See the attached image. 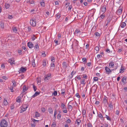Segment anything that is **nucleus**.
I'll return each mask as SVG.
<instances>
[{"instance_id":"obj_64","label":"nucleus","mask_w":127,"mask_h":127,"mask_svg":"<svg viewBox=\"0 0 127 127\" xmlns=\"http://www.w3.org/2000/svg\"><path fill=\"white\" fill-rule=\"evenodd\" d=\"M91 64V63H87V65L88 66H90Z\"/></svg>"},{"instance_id":"obj_12","label":"nucleus","mask_w":127,"mask_h":127,"mask_svg":"<svg viewBox=\"0 0 127 127\" xmlns=\"http://www.w3.org/2000/svg\"><path fill=\"white\" fill-rule=\"evenodd\" d=\"M9 62L10 63V64H14V59L13 58H11L8 60Z\"/></svg>"},{"instance_id":"obj_53","label":"nucleus","mask_w":127,"mask_h":127,"mask_svg":"<svg viewBox=\"0 0 127 127\" xmlns=\"http://www.w3.org/2000/svg\"><path fill=\"white\" fill-rule=\"evenodd\" d=\"M82 75L83 78H86L87 77L86 75L85 74H83Z\"/></svg>"},{"instance_id":"obj_37","label":"nucleus","mask_w":127,"mask_h":127,"mask_svg":"<svg viewBox=\"0 0 127 127\" xmlns=\"http://www.w3.org/2000/svg\"><path fill=\"white\" fill-rule=\"evenodd\" d=\"M35 116L36 117H39L40 116V114L37 112H35Z\"/></svg>"},{"instance_id":"obj_31","label":"nucleus","mask_w":127,"mask_h":127,"mask_svg":"<svg viewBox=\"0 0 127 127\" xmlns=\"http://www.w3.org/2000/svg\"><path fill=\"white\" fill-rule=\"evenodd\" d=\"M65 105L63 103H62L61 107L63 109H66V108L65 107Z\"/></svg>"},{"instance_id":"obj_34","label":"nucleus","mask_w":127,"mask_h":127,"mask_svg":"<svg viewBox=\"0 0 127 127\" xmlns=\"http://www.w3.org/2000/svg\"><path fill=\"white\" fill-rule=\"evenodd\" d=\"M61 115L60 113L58 114L57 116V118L59 119L61 118Z\"/></svg>"},{"instance_id":"obj_49","label":"nucleus","mask_w":127,"mask_h":127,"mask_svg":"<svg viewBox=\"0 0 127 127\" xmlns=\"http://www.w3.org/2000/svg\"><path fill=\"white\" fill-rule=\"evenodd\" d=\"M14 88V87L11 86V87L10 88V89L11 90V92H14L13 90V89Z\"/></svg>"},{"instance_id":"obj_27","label":"nucleus","mask_w":127,"mask_h":127,"mask_svg":"<svg viewBox=\"0 0 127 127\" xmlns=\"http://www.w3.org/2000/svg\"><path fill=\"white\" fill-rule=\"evenodd\" d=\"M5 7L6 9L8 8L10 6V5L8 3H5Z\"/></svg>"},{"instance_id":"obj_32","label":"nucleus","mask_w":127,"mask_h":127,"mask_svg":"<svg viewBox=\"0 0 127 127\" xmlns=\"http://www.w3.org/2000/svg\"><path fill=\"white\" fill-rule=\"evenodd\" d=\"M82 61L83 63L84 62V63L85 64V63L87 62L86 59L85 58H82Z\"/></svg>"},{"instance_id":"obj_57","label":"nucleus","mask_w":127,"mask_h":127,"mask_svg":"<svg viewBox=\"0 0 127 127\" xmlns=\"http://www.w3.org/2000/svg\"><path fill=\"white\" fill-rule=\"evenodd\" d=\"M51 61L53 62H55V58L54 57L51 58Z\"/></svg>"},{"instance_id":"obj_60","label":"nucleus","mask_w":127,"mask_h":127,"mask_svg":"<svg viewBox=\"0 0 127 127\" xmlns=\"http://www.w3.org/2000/svg\"><path fill=\"white\" fill-rule=\"evenodd\" d=\"M101 57H102V56L98 54L97 55V57L98 59H99Z\"/></svg>"},{"instance_id":"obj_33","label":"nucleus","mask_w":127,"mask_h":127,"mask_svg":"<svg viewBox=\"0 0 127 127\" xmlns=\"http://www.w3.org/2000/svg\"><path fill=\"white\" fill-rule=\"evenodd\" d=\"M80 32H81L80 31V30L77 29L75 30L74 33H80Z\"/></svg>"},{"instance_id":"obj_55","label":"nucleus","mask_w":127,"mask_h":127,"mask_svg":"<svg viewBox=\"0 0 127 127\" xmlns=\"http://www.w3.org/2000/svg\"><path fill=\"white\" fill-rule=\"evenodd\" d=\"M75 96L77 97L78 98H79L80 97L79 95V94L78 93H76L75 95Z\"/></svg>"},{"instance_id":"obj_16","label":"nucleus","mask_w":127,"mask_h":127,"mask_svg":"<svg viewBox=\"0 0 127 127\" xmlns=\"http://www.w3.org/2000/svg\"><path fill=\"white\" fill-rule=\"evenodd\" d=\"M3 103L4 105L5 106L7 105L8 104V103L7 101V100L5 99H4Z\"/></svg>"},{"instance_id":"obj_14","label":"nucleus","mask_w":127,"mask_h":127,"mask_svg":"<svg viewBox=\"0 0 127 127\" xmlns=\"http://www.w3.org/2000/svg\"><path fill=\"white\" fill-rule=\"evenodd\" d=\"M28 89V88L26 87V85L24 86L23 87V93L27 91Z\"/></svg>"},{"instance_id":"obj_30","label":"nucleus","mask_w":127,"mask_h":127,"mask_svg":"<svg viewBox=\"0 0 127 127\" xmlns=\"http://www.w3.org/2000/svg\"><path fill=\"white\" fill-rule=\"evenodd\" d=\"M0 26L3 29L4 28V25L3 23H1L0 24Z\"/></svg>"},{"instance_id":"obj_36","label":"nucleus","mask_w":127,"mask_h":127,"mask_svg":"<svg viewBox=\"0 0 127 127\" xmlns=\"http://www.w3.org/2000/svg\"><path fill=\"white\" fill-rule=\"evenodd\" d=\"M19 97H17V98L16 101L18 102H20L21 97L20 98H19Z\"/></svg>"},{"instance_id":"obj_15","label":"nucleus","mask_w":127,"mask_h":127,"mask_svg":"<svg viewBox=\"0 0 127 127\" xmlns=\"http://www.w3.org/2000/svg\"><path fill=\"white\" fill-rule=\"evenodd\" d=\"M81 123V120L79 119H77L76 121V123L78 125H80Z\"/></svg>"},{"instance_id":"obj_1","label":"nucleus","mask_w":127,"mask_h":127,"mask_svg":"<svg viewBox=\"0 0 127 127\" xmlns=\"http://www.w3.org/2000/svg\"><path fill=\"white\" fill-rule=\"evenodd\" d=\"M7 125V122L5 120H1L0 123V126L1 127H6Z\"/></svg>"},{"instance_id":"obj_54","label":"nucleus","mask_w":127,"mask_h":127,"mask_svg":"<svg viewBox=\"0 0 127 127\" xmlns=\"http://www.w3.org/2000/svg\"><path fill=\"white\" fill-rule=\"evenodd\" d=\"M35 48H36V49H37L39 48V46L38 44H37L35 46Z\"/></svg>"},{"instance_id":"obj_35","label":"nucleus","mask_w":127,"mask_h":127,"mask_svg":"<svg viewBox=\"0 0 127 127\" xmlns=\"http://www.w3.org/2000/svg\"><path fill=\"white\" fill-rule=\"evenodd\" d=\"M40 5L41 6L44 7L45 6V3L44 2H42L40 3Z\"/></svg>"},{"instance_id":"obj_50","label":"nucleus","mask_w":127,"mask_h":127,"mask_svg":"<svg viewBox=\"0 0 127 127\" xmlns=\"http://www.w3.org/2000/svg\"><path fill=\"white\" fill-rule=\"evenodd\" d=\"M41 110L43 112H44L45 111V108H42L41 109Z\"/></svg>"},{"instance_id":"obj_48","label":"nucleus","mask_w":127,"mask_h":127,"mask_svg":"<svg viewBox=\"0 0 127 127\" xmlns=\"http://www.w3.org/2000/svg\"><path fill=\"white\" fill-rule=\"evenodd\" d=\"M42 65L44 66L46 65V62L45 61H43Z\"/></svg>"},{"instance_id":"obj_43","label":"nucleus","mask_w":127,"mask_h":127,"mask_svg":"<svg viewBox=\"0 0 127 127\" xmlns=\"http://www.w3.org/2000/svg\"><path fill=\"white\" fill-rule=\"evenodd\" d=\"M88 127H92V126L91 123H88L87 124Z\"/></svg>"},{"instance_id":"obj_23","label":"nucleus","mask_w":127,"mask_h":127,"mask_svg":"<svg viewBox=\"0 0 127 127\" xmlns=\"http://www.w3.org/2000/svg\"><path fill=\"white\" fill-rule=\"evenodd\" d=\"M35 60L33 59L32 62V64L33 67L35 66V64L34 62Z\"/></svg>"},{"instance_id":"obj_52","label":"nucleus","mask_w":127,"mask_h":127,"mask_svg":"<svg viewBox=\"0 0 127 127\" xmlns=\"http://www.w3.org/2000/svg\"><path fill=\"white\" fill-rule=\"evenodd\" d=\"M95 49L96 51H98L99 50V47L97 46H96L95 47Z\"/></svg>"},{"instance_id":"obj_44","label":"nucleus","mask_w":127,"mask_h":127,"mask_svg":"<svg viewBox=\"0 0 127 127\" xmlns=\"http://www.w3.org/2000/svg\"><path fill=\"white\" fill-rule=\"evenodd\" d=\"M94 81H96L98 80V77H94Z\"/></svg>"},{"instance_id":"obj_2","label":"nucleus","mask_w":127,"mask_h":127,"mask_svg":"<svg viewBox=\"0 0 127 127\" xmlns=\"http://www.w3.org/2000/svg\"><path fill=\"white\" fill-rule=\"evenodd\" d=\"M122 7L120 6L118 9L116 13L117 15H120L122 13Z\"/></svg>"},{"instance_id":"obj_5","label":"nucleus","mask_w":127,"mask_h":127,"mask_svg":"<svg viewBox=\"0 0 127 127\" xmlns=\"http://www.w3.org/2000/svg\"><path fill=\"white\" fill-rule=\"evenodd\" d=\"M106 6L105 5H103L102 6L101 8V12H105L106 10Z\"/></svg>"},{"instance_id":"obj_21","label":"nucleus","mask_w":127,"mask_h":127,"mask_svg":"<svg viewBox=\"0 0 127 127\" xmlns=\"http://www.w3.org/2000/svg\"><path fill=\"white\" fill-rule=\"evenodd\" d=\"M70 102H69L68 104L67 105V107H68V108L69 109H70V110L71 111L72 109V106L71 105H69V104L70 103Z\"/></svg>"},{"instance_id":"obj_19","label":"nucleus","mask_w":127,"mask_h":127,"mask_svg":"<svg viewBox=\"0 0 127 127\" xmlns=\"http://www.w3.org/2000/svg\"><path fill=\"white\" fill-rule=\"evenodd\" d=\"M98 117L100 118L101 120H103V117L102 115L100 113H99L98 114Z\"/></svg>"},{"instance_id":"obj_28","label":"nucleus","mask_w":127,"mask_h":127,"mask_svg":"<svg viewBox=\"0 0 127 127\" xmlns=\"http://www.w3.org/2000/svg\"><path fill=\"white\" fill-rule=\"evenodd\" d=\"M124 68L121 67V68L120 69V72L121 73H122L123 72V71H122L124 70Z\"/></svg>"},{"instance_id":"obj_38","label":"nucleus","mask_w":127,"mask_h":127,"mask_svg":"<svg viewBox=\"0 0 127 127\" xmlns=\"http://www.w3.org/2000/svg\"><path fill=\"white\" fill-rule=\"evenodd\" d=\"M56 126V124L55 122L53 123L51 125V127H55Z\"/></svg>"},{"instance_id":"obj_46","label":"nucleus","mask_w":127,"mask_h":127,"mask_svg":"<svg viewBox=\"0 0 127 127\" xmlns=\"http://www.w3.org/2000/svg\"><path fill=\"white\" fill-rule=\"evenodd\" d=\"M57 93L56 91H54L53 93V94L54 96H56L57 95Z\"/></svg>"},{"instance_id":"obj_17","label":"nucleus","mask_w":127,"mask_h":127,"mask_svg":"<svg viewBox=\"0 0 127 127\" xmlns=\"http://www.w3.org/2000/svg\"><path fill=\"white\" fill-rule=\"evenodd\" d=\"M48 111L51 114H52L53 113V110H52V108L51 107L48 108Z\"/></svg>"},{"instance_id":"obj_8","label":"nucleus","mask_w":127,"mask_h":127,"mask_svg":"<svg viewBox=\"0 0 127 127\" xmlns=\"http://www.w3.org/2000/svg\"><path fill=\"white\" fill-rule=\"evenodd\" d=\"M25 105H23V107H21V110H22V111L23 112L26 110L27 109V108L28 107V106H27L26 107H25Z\"/></svg>"},{"instance_id":"obj_25","label":"nucleus","mask_w":127,"mask_h":127,"mask_svg":"<svg viewBox=\"0 0 127 127\" xmlns=\"http://www.w3.org/2000/svg\"><path fill=\"white\" fill-rule=\"evenodd\" d=\"M81 83L83 85H85L86 82H85V80L84 79H82L81 81Z\"/></svg>"},{"instance_id":"obj_29","label":"nucleus","mask_w":127,"mask_h":127,"mask_svg":"<svg viewBox=\"0 0 127 127\" xmlns=\"http://www.w3.org/2000/svg\"><path fill=\"white\" fill-rule=\"evenodd\" d=\"M105 118L107 119L109 121H111V120L110 117L108 115H105Z\"/></svg>"},{"instance_id":"obj_24","label":"nucleus","mask_w":127,"mask_h":127,"mask_svg":"<svg viewBox=\"0 0 127 127\" xmlns=\"http://www.w3.org/2000/svg\"><path fill=\"white\" fill-rule=\"evenodd\" d=\"M12 82L13 83L12 85V87H15L16 86V83H15V81H12Z\"/></svg>"},{"instance_id":"obj_61","label":"nucleus","mask_w":127,"mask_h":127,"mask_svg":"<svg viewBox=\"0 0 127 127\" xmlns=\"http://www.w3.org/2000/svg\"><path fill=\"white\" fill-rule=\"evenodd\" d=\"M86 111L84 110H83L82 112L83 115H85L86 114Z\"/></svg>"},{"instance_id":"obj_6","label":"nucleus","mask_w":127,"mask_h":127,"mask_svg":"<svg viewBox=\"0 0 127 127\" xmlns=\"http://www.w3.org/2000/svg\"><path fill=\"white\" fill-rule=\"evenodd\" d=\"M28 46L30 48H32L34 46V45L31 42H29L27 43Z\"/></svg>"},{"instance_id":"obj_7","label":"nucleus","mask_w":127,"mask_h":127,"mask_svg":"<svg viewBox=\"0 0 127 127\" xmlns=\"http://www.w3.org/2000/svg\"><path fill=\"white\" fill-rule=\"evenodd\" d=\"M26 67L24 68L23 67H21L19 70V71L20 72H24L26 70Z\"/></svg>"},{"instance_id":"obj_56","label":"nucleus","mask_w":127,"mask_h":127,"mask_svg":"<svg viewBox=\"0 0 127 127\" xmlns=\"http://www.w3.org/2000/svg\"><path fill=\"white\" fill-rule=\"evenodd\" d=\"M64 110H63V112L64 113H66L67 112V111L66 109V108Z\"/></svg>"},{"instance_id":"obj_47","label":"nucleus","mask_w":127,"mask_h":127,"mask_svg":"<svg viewBox=\"0 0 127 127\" xmlns=\"http://www.w3.org/2000/svg\"><path fill=\"white\" fill-rule=\"evenodd\" d=\"M33 87L34 91L35 92L36 91V87L35 85H33Z\"/></svg>"},{"instance_id":"obj_42","label":"nucleus","mask_w":127,"mask_h":127,"mask_svg":"<svg viewBox=\"0 0 127 127\" xmlns=\"http://www.w3.org/2000/svg\"><path fill=\"white\" fill-rule=\"evenodd\" d=\"M105 16V15H104L103 14H101L100 15V18H101L102 19H103L104 18Z\"/></svg>"},{"instance_id":"obj_58","label":"nucleus","mask_w":127,"mask_h":127,"mask_svg":"<svg viewBox=\"0 0 127 127\" xmlns=\"http://www.w3.org/2000/svg\"><path fill=\"white\" fill-rule=\"evenodd\" d=\"M57 112L56 110L55 111V112L54 114V117H56V115L57 114Z\"/></svg>"},{"instance_id":"obj_39","label":"nucleus","mask_w":127,"mask_h":127,"mask_svg":"<svg viewBox=\"0 0 127 127\" xmlns=\"http://www.w3.org/2000/svg\"><path fill=\"white\" fill-rule=\"evenodd\" d=\"M61 94H62L64 95L65 93V90L64 89H62L61 90Z\"/></svg>"},{"instance_id":"obj_45","label":"nucleus","mask_w":127,"mask_h":127,"mask_svg":"<svg viewBox=\"0 0 127 127\" xmlns=\"http://www.w3.org/2000/svg\"><path fill=\"white\" fill-rule=\"evenodd\" d=\"M103 102H104L105 103H106L107 102V100L105 98H103Z\"/></svg>"},{"instance_id":"obj_26","label":"nucleus","mask_w":127,"mask_h":127,"mask_svg":"<svg viewBox=\"0 0 127 127\" xmlns=\"http://www.w3.org/2000/svg\"><path fill=\"white\" fill-rule=\"evenodd\" d=\"M36 80L37 83H40L41 81V79L39 77H38L37 78Z\"/></svg>"},{"instance_id":"obj_40","label":"nucleus","mask_w":127,"mask_h":127,"mask_svg":"<svg viewBox=\"0 0 127 127\" xmlns=\"http://www.w3.org/2000/svg\"><path fill=\"white\" fill-rule=\"evenodd\" d=\"M14 104H11L10 106V108L11 109H14Z\"/></svg>"},{"instance_id":"obj_41","label":"nucleus","mask_w":127,"mask_h":127,"mask_svg":"<svg viewBox=\"0 0 127 127\" xmlns=\"http://www.w3.org/2000/svg\"><path fill=\"white\" fill-rule=\"evenodd\" d=\"M71 122L70 120V119H68L66 120V122L68 123H70Z\"/></svg>"},{"instance_id":"obj_11","label":"nucleus","mask_w":127,"mask_h":127,"mask_svg":"<svg viewBox=\"0 0 127 127\" xmlns=\"http://www.w3.org/2000/svg\"><path fill=\"white\" fill-rule=\"evenodd\" d=\"M62 65L63 66V67L65 69L67 67V64L65 62H63Z\"/></svg>"},{"instance_id":"obj_62","label":"nucleus","mask_w":127,"mask_h":127,"mask_svg":"<svg viewBox=\"0 0 127 127\" xmlns=\"http://www.w3.org/2000/svg\"><path fill=\"white\" fill-rule=\"evenodd\" d=\"M89 116L90 118H93V115L92 113L89 114Z\"/></svg>"},{"instance_id":"obj_63","label":"nucleus","mask_w":127,"mask_h":127,"mask_svg":"<svg viewBox=\"0 0 127 127\" xmlns=\"http://www.w3.org/2000/svg\"><path fill=\"white\" fill-rule=\"evenodd\" d=\"M56 17L58 19H59V18H60V15H59V14H57V16H56Z\"/></svg>"},{"instance_id":"obj_18","label":"nucleus","mask_w":127,"mask_h":127,"mask_svg":"<svg viewBox=\"0 0 127 127\" xmlns=\"http://www.w3.org/2000/svg\"><path fill=\"white\" fill-rule=\"evenodd\" d=\"M39 94V93L37 91L35 92V94L32 96V97H34L37 95H38Z\"/></svg>"},{"instance_id":"obj_59","label":"nucleus","mask_w":127,"mask_h":127,"mask_svg":"<svg viewBox=\"0 0 127 127\" xmlns=\"http://www.w3.org/2000/svg\"><path fill=\"white\" fill-rule=\"evenodd\" d=\"M36 38V37L33 35V36L32 38V40H34Z\"/></svg>"},{"instance_id":"obj_20","label":"nucleus","mask_w":127,"mask_h":127,"mask_svg":"<svg viewBox=\"0 0 127 127\" xmlns=\"http://www.w3.org/2000/svg\"><path fill=\"white\" fill-rule=\"evenodd\" d=\"M126 25V24L125 22H122L121 25V28H123Z\"/></svg>"},{"instance_id":"obj_9","label":"nucleus","mask_w":127,"mask_h":127,"mask_svg":"<svg viewBox=\"0 0 127 127\" xmlns=\"http://www.w3.org/2000/svg\"><path fill=\"white\" fill-rule=\"evenodd\" d=\"M122 81L124 83V84H125L126 83V79L125 77H122Z\"/></svg>"},{"instance_id":"obj_10","label":"nucleus","mask_w":127,"mask_h":127,"mask_svg":"<svg viewBox=\"0 0 127 127\" xmlns=\"http://www.w3.org/2000/svg\"><path fill=\"white\" fill-rule=\"evenodd\" d=\"M109 66L110 68L113 67L114 66V62L112 61L110 62L109 64Z\"/></svg>"},{"instance_id":"obj_4","label":"nucleus","mask_w":127,"mask_h":127,"mask_svg":"<svg viewBox=\"0 0 127 127\" xmlns=\"http://www.w3.org/2000/svg\"><path fill=\"white\" fill-rule=\"evenodd\" d=\"M105 69L106 73L108 74H109L110 72H111V70H110V69L107 66L105 67Z\"/></svg>"},{"instance_id":"obj_51","label":"nucleus","mask_w":127,"mask_h":127,"mask_svg":"<svg viewBox=\"0 0 127 127\" xmlns=\"http://www.w3.org/2000/svg\"><path fill=\"white\" fill-rule=\"evenodd\" d=\"M95 35L97 36H99L100 35V34L98 32H97L95 33Z\"/></svg>"},{"instance_id":"obj_13","label":"nucleus","mask_w":127,"mask_h":127,"mask_svg":"<svg viewBox=\"0 0 127 127\" xmlns=\"http://www.w3.org/2000/svg\"><path fill=\"white\" fill-rule=\"evenodd\" d=\"M50 76L51 74H49L46 75L45 78V80H46L49 79L50 77Z\"/></svg>"},{"instance_id":"obj_3","label":"nucleus","mask_w":127,"mask_h":127,"mask_svg":"<svg viewBox=\"0 0 127 127\" xmlns=\"http://www.w3.org/2000/svg\"><path fill=\"white\" fill-rule=\"evenodd\" d=\"M36 20L34 19L32 20L31 19L30 20V23L31 25L33 27H34L36 26Z\"/></svg>"},{"instance_id":"obj_22","label":"nucleus","mask_w":127,"mask_h":127,"mask_svg":"<svg viewBox=\"0 0 127 127\" xmlns=\"http://www.w3.org/2000/svg\"><path fill=\"white\" fill-rule=\"evenodd\" d=\"M12 30L15 33H16L17 32V30L16 27H13L12 28Z\"/></svg>"}]
</instances>
